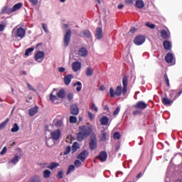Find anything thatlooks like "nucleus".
Masks as SVG:
<instances>
[{
	"label": "nucleus",
	"mask_w": 182,
	"mask_h": 182,
	"mask_svg": "<svg viewBox=\"0 0 182 182\" xmlns=\"http://www.w3.org/2000/svg\"><path fill=\"white\" fill-rule=\"evenodd\" d=\"M114 139L115 140H119V139H120V134L119 132H115L114 134Z\"/></svg>",
	"instance_id": "nucleus-44"
},
{
	"label": "nucleus",
	"mask_w": 182,
	"mask_h": 182,
	"mask_svg": "<svg viewBox=\"0 0 182 182\" xmlns=\"http://www.w3.org/2000/svg\"><path fill=\"white\" fill-rule=\"evenodd\" d=\"M50 174H52V172L48 169L44 170L43 172V176L44 178H49V177H50Z\"/></svg>",
	"instance_id": "nucleus-28"
},
{
	"label": "nucleus",
	"mask_w": 182,
	"mask_h": 182,
	"mask_svg": "<svg viewBox=\"0 0 182 182\" xmlns=\"http://www.w3.org/2000/svg\"><path fill=\"white\" fill-rule=\"evenodd\" d=\"M165 60L167 63H173L174 62V55H173V53H168L165 56Z\"/></svg>",
	"instance_id": "nucleus-14"
},
{
	"label": "nucleus",
	"mask_w": 182,
	"mask_h": 182,
	"mask_svg": "<svg viewBox=\"0 0 182 182\" xmlns=\"http://www.w3.org/2000/svg\"><path fill=\"white\" fill-rule=\"evenodd\" d=\"M164 79L167 86H170V81L168 80V76H167L166 74L164 75Z\"/></svg>",
	"instance_id": "nucleus-46"
},
{
	"label": "nucleus",
	"mask_w": 182,
	"mask_h": 182,
	"mask_svg": "<svg viewBox=\"0 0 182 182\" xmlns=\"http://www.w3.org/2000/svg\"><path fill=\"white\" fill-rule=\"evenodd\" d=\"M123 7H124L123 4H120L118 6V9H123Z\"/></svg>",
	"instance_id": "nucleus-63"
},
{
	"label": "nucleus",
	"mask_w": 182,
	"mask_h": 182,
	"mask_svg": "<svg viewBox=\"0 0 182 182\" xmlns=\"http://www.w3.org/2000/svg\"><path fill=\"white\" fill-rule=\"evenodd\" d=\"M74 87H76L77 92H80L82 90V82L80 81H77L73 83Z\"/></svg>",
	"instance_id": "nucleus-25"
},
{
	"label": "nucleus",
	"mask_w": 182,
	"mask_h": 182,
	"mask_svg": "<svg viewBox=\"0 0 182 182\" xmlns=\"http://www.w3.org/2000/svg\"><path fill=\"white\" fill-rule=\"evenodd\" d=\"M38 106H35L34 107H31L28 109L29 116H35L36 113H38Z\"/></svg>",
	"instance_id": "nucleus-19"
},
{
	"label": "nucleus",
	"mask_w": 182,
	"mask_h": 182,
	"mask_svg": "<svg viewBox=\"0 0 182 182\" xmlns=\"http://www.w3.org/2000/svg\"><path fill=\"white\" fill-rule=\"evenodd\" d=\"M162 102L164 105H171V103H173V101L167 97H163Z\"/></svg>",
	"instance_id": "nucleus-34"
},
{
	"label": "nucleus",
	"mask_w": 182,
	"mask_h": 182,
	"mask_svg": "<svg viewBox=\"0 0 182 182\" xmlns=\"http://www.w3.org/2000/svg\"><path fill=\"white\" fill-rule=\"evenodd\" d=\"M50 100L55 105H59V103H62V102L59 99V97H58L57 95L55 94V90H53L50 95Z\"/></svg>",
	"instance_id": "nucleus-7"
},
{
	"label": "nucleus",
	"mask_w": 182,
	"mask_h": 182,
	"mask_svg": "<svg viewBox=\"0 0 182 182\" xmlns=\"http://www.w3.org/2000/svg\"><path fill=\"white\" fill-rule=\"evenodd\" d=\"M7 149H6V146H4V148H3V149L1 150V151L0 152V154L1 155V156H4V154H5L6 153V151H7Z\"/></svg>",
	"instance_id": "nucleus-50"
},
{
	"label": "nucleus",
	"mask_w": 182,
	"mask_h": 182,
	"mask_svg": "<svg viewBox=\"0 0 182 182\" xmlns=\"http://www.w3.org/2000/svg\"><path fill=\"white\" fill-rule=\"evenodd\" d=\"M70 150H71L70 146H67L65 148V151L64 152V154H65V155L69 154L70 153Z\"/></svg>",
	"instance_id": "nucleus-48"
},
{
	"label": "nucleus",
	"mask_w": 182,
	"mask_h": 182,
	"mask_svg": "<svg viewBox=\"0 0 182 182\" xmlns=\"http://www.w3.org/2000/svg\"><path fill=\"white\" fill-rule=\"evenodd\" d=\"M101 124L106 126L109 123V118L107 117H102L100 119Z\"/></svg>",
	"instance_id": "nucleus-29"
},
{
	"label": "nucleus",
	"mask_w": 182,
	"mask_h": 182,
	"mask_svg": "<svg viewBox=\"0 0 182 182\" xmlns=\"http://www.w3.org/2000/svg\"><path fill=\"white\" fill-rule=\"evenodd\" d=\"M72 36V31L70 30H68L65 32L64 36V46H69V43L70 42V38Z\"/></svg>",
	"instance_id": "nucleus-5"
},
{
	"label": "nucleus",
	"mask_w": 182,
	"mask_h": 182,
	"mask_svg": "<svg viewBox=\"0 0 182 182\" xmlns=\"http://www.w3.org/2000/svg\"><path fill=\"white\" fill-rule=\"evenodd\" d=\"M144 42H146V38L143 36H138L134 39V43H135V45L137 46L143 45Z\"/></svg>",
	"instance_id": "nucleus-8"
},
{
	"label": "nucleus",
	"mask_w": 182,
	"mask_h": 182,
	"mask_svg": "<svg viewBox=\"0 0 182 182\" xmlns=\"http://www.w3.org/2000/svg\"><path fill=\"white\" fill-rule=\"evenodd\" d=\"M108 136H109V134H107V132H102V137H101L102 141H105V140H106V139H107Z\"/></svg>",
	"instance_id": "nucleus-37"
},
{
	"label": "nucleus",
	"mask_w": 182,
	"mask_h": 182,
	"mask_svg": "<svg viewBox=\"0 0 182 182\" xmlns=\"http://www.w3.org/2000/svg\"><path fill=\"white\" fill-rule=\"evenodd\" d=\"M19 132V126L18 125V124L15 123L13 125V127L11 129V133H16Z\"/></svg>",
	"instance_id": "nucleus-30"
},
{
	"label": "nucleus",
	"mask_w": 182,
	"mask_h": 182,
	"mask_svg": "<svg viewBox=\"0 0 182 182\" xmlns=\"http://www.w3.org/2000/svg\"><path fill=\"white\" fill-rule=\"evenodd\" d=\"M45 59V53L43 51H38L35 55V60L38 63H42Z\"/></svg>",
	"instance_id": "nucleus-6"
},
{
	"label": "nucleus",
	"mask_w": 182,
	"mask_h": 182,
	"mask_svg": "<svg viewBox=\"0 0 182 182\" xmlns=\"http://www.w3.org/2000/svg\"><path fill=\"white\" fill-rule=\"evenodd\" d=\"M9 122V118H7L4 122L0 123V130L5 129Z\"/></svg>",
	"instance_id": "nucleus-32"
},
{
	"label": "nucleus",
	"mask_w": 182,
	"mask_h": 182,
	"mask_svg": "<svg viewBox=\"0 0 182 182\" xmlns=\"http://www.w3.org/2000/svg\"><path fill=\"white\" fill-rule=\"evenodd\" d=\"M22 3H18L15 4L13 8L10 10V12H16V11H18L22 8Z\"/></svg>",
	"instance_id": "nucleus-22"
},
{
	"label": "nucleus",
	"mask_w": 182,
	"mask_h": 182,
	"mask_svg": "<svg viewBox=\"0 0 182 182\" xmlns=\"http://www.w3.org/2000/svg\"><path fill=\"white\" fill-rule=\"evenodd\" d=\"M163 45H164V49H166V50H170V49H171V46H172L171 42L168 41H165Z\"/></svg>",
	"instance_id": "nucleus-24"
},
{
	"label": "nucleus",
	"mask_w": 182,
	"mask_h": 182,
	"mask_svg": "<svg viewBox=\"0 0 182 182\" xmlns=\"http://www.w3.org/2000/svg\"><path fill=\"white\" fill-rule=\"evenodd\" d=\"M42 28H43V31L46 32V33H48V26L45 23H43Z\"/></svg>",
	"instance_id": "nucleus-49"
},
{
	"label": "nucleus",
	"mask_w": 182,
	"mask_h": 182,
	"mask_svg": "<svg viewBox=\"0 0 182 182\" xmlns=\"http://www.w3.org/2000/svg\"><path fill=\"white\" fill-rule=\"evenodd\" d=\"M93 72H94V70L92 69V68L88 67L87 68V70L85 71V75H87V76H92L93 75Z\"/></svg>",
	"instance_id": "nucleus-31"
},
{
	"label": "nucleus",
	"mask_w": 182,
	"mask_h": 182,
	"mask_svg": "<svg viewBox=\"0 0 182 182\" xmlns=\"http://www.w3.org/2000/svg\"><path fill=\"white\" fill-rule=\"evenodd\" d=\"M33 50H35V48H27L26 50V53H25V55L26 56H29L31 55V53H32V52H33Z\"/></svg>",
	"instance_id": "nucleus-36"
},
{
	"label": "nucleus",
	"mask_w": 182,
	"mask_h": 182,
	"mask_svg": "<svg viewBox=\"0 0 182 182\" xmlns=\"http://www.w3.org/2000/svg\"><path fill=\"white\" fill-rule=\"evenodd\" d=\"M93 132V125L87 124L79 127V133L77 134L78 141H82L89 136V134Z\"/></svg>",
	"instance_id": "nucleus-2"
},
{
	"label": "nucleus",
	"mask_w": 182,
	"mask_h": 182,
	"mask_svg": "<svg viewBox=\"0 0 182 182\" xmlns=\"http://www.w3.org/2000/svg\"><path fill=\"white\" fill-rule=\"evenodd\" d=\"M77 122V118L75 116H70V123H76Z\"/></svg>",
	"instance_id": "nucleus-39"
},
{
	"label": "nucleus",
	"mask_w": 182,
	"mask_h": 182,
	"mask_svg": "<svg viewBox=\"0 0 182 182\" xmlns=\"http://www.w3.org/2000/svg\"><path fill=\"white\" fill-rule=\"evenodd\" d=\"M79 56H82V58H86L87 56V49L85 48H82L78 50Z\"/></svg>",
	"instance_id": "nucleus-17"
},
{
	"label": "nucleus",
	"mask_w": 182,
	"mask_h": 182,
	"mask_svg": "<svg viewBox=\"0 0 182 182\" xmlns=\"http://www.w3.org/2000/svg\"><path fill=\"white\" fill-rule=\"evenodd\" d=\"M26 33V31L23 28H18L15 27L12 31V36L14 38H22L25 37V34Z\"/></svg>",
	"instance_id": "nucleus-3"
},
{
	"label": "nucleus",
	"mask_w": 182,
	"mask_h": 182,
	"mask_svg": "<svg viewBox=\"0 0 182 182\" xmlns=\"http://www.w3.org/2000/svg\"><path fill=\"white\" fill-rule=\"evenodd\" d=\"M82 35L83 36H85V38H90L91 34H90V31H85L82 32Z\"/></svg>",
	"instance_id": "nucleus-41"
},
{
	"label": "nucleus",
	"mask_w": 182,
	"mask_h": 182,
	"mask_svg": "<svg viewBox=\"0 0 182 182\" xmlns=\"http://www.w3.org/2000/svg\"><path fill=\"white\" fill-rule=\"evenodd\" d=\"M73 79V75H68L64 77V82L65 85L68 86V85H70V82H72V80Z\"/></svg>",
	"instance_id": "nucleus-15"
},
{
	"label": "nucleus",
	"mask_w": 182,
	"mask_h": 182,
	"mask_svg": "<svg viewBox=\"0 0 182 182\" xmlns=\"http://www.w3.org/2000/svg\"><path fill=\"white\" fill-rule=\"evenodd\" d=\"M50 137L53 140H58L60 138V130H54L50 133Z\"/></svg>",
	"instance_id": "nucleus-12"
},
{
	"label": "nucleus",
	"mask_w": 182,
	"mask_h": 182,
	"mask_svg": "<svg viewBox=\"0 0 182 182\" xmlns=\"http://www.w3.org/2000/svg\"><path fill=\"white\" fill-rule=\"evenodd\" d=\"M74 164H75V167H80V166H82V162L80 161L78 159H77L74 162Z\"/></svg>",
	"instance_id": "nucleus-42"
},
{
	"label": "nucleus",
	"mask_w": 182,
	"mask_h": 182,
	"mask_svg": "<svg viewBox=\"0 0 182 182\" xmlns=\"http://www.w3.org/2000/svg\"><path fill=\"white\" fill-rule=\"evenodd\" d=\"M57 178H63V171H60L57 175Z\"/></svg>",
	"instance_id": "nucleus-47"
},
{
	"label": "nucleus",
	"mask_w": 182,
	"mask_h": 182,
	"mask_svg": "<svg viewBox=\"0 0 182 182\" xmlns=\"http://www.w3.org/2000/svg\"><path fill=\"white\" fill-rule=\"evenodd\" d=\"M5 9H8V7H6V8L4 9L3 12H4V14H6V12H9L8 10H5Z\"/></svg>",
	"instance_id": "nucleus-64"
},
{
	"label": "nucleus",
	"mask_w": 182,
	"mask_h": 182,
	"mask_svg": "<svg viewBox=\"0 0 182 182\" xmlns=\"http://www.w3.org/2000/svg\"><path fill=\"white\" fill-rule=\"evenodd\" d=\"M88 117H90V120H93L95 119V116L93 114L90 112H87Z\"/></svg>",
	"instance_id": "nucleus-53"
},
{
	"label": "nucleus",
	"mask_w": 182,
	"mask_h": 182,
	"mask_svg": "<svg viewBox=\"0 0 182 182\" xmlns=\"http://www.w3.org/2000/svg\"><path fill=\"white\" fill-rule=\"evenodd\" d=\"M87 156H89V152L85 150L77 155V159L83 162L87 159Z\"/></svg>",
	"instance_id": "nucleus-9"
},
{
	"label": "nucleus",
	"mask_w": 182,
	"mask_h": 182,
	"mask_svg": "<svg viewBox=\"0 0 182 182\" xmlns=\"http://www.w3.org/2000/svg\"><path fill=\"white\" fill-rule=\"evenodd\" d=\"M145 25L147 26V28H149V29H154L156 28V25L150 22L146 23Z\"/></svg>",
	"instance_id": "nucleus-40"
},
{
	"label": "nucleus",
	"mask_w": 182,
	"mask_h": 182,
	"mask_svg": "<svg viewBox=\"0 0 182 182\" xmlns=\"http://www.w3.org/2000/svg\"><path fill=\"white\" fill-rule=\"evenodd\" d=\"M97 147V144L96 142V136L92 134L91 136L90 142V148L91 150H95Z\"/></svg>",
	"instance_id": "nucleus-10"
},
{
	"label": "nucleus",
	"mask_w": 182,
	"mask_h": 182,
	"mask_svg": "<svg viewBox=\"0 0 182 182\" xmlns=\"http://www.w3.org/2000/svg\"><path fill=\"white\" fill-rule=\"evenodd\" d=\"M120 112V107H117L116 109L114 111V116H117L119 113Z\"/></svg>",
	"instance_id": "nucleus-43"
},
{
	"label": "nucleus",
	"mask_w": 182,
	"mask_h": 182,
	"mask_svg": "<svg viewBox=\"0 0 182 182\" xmlns=\"http://www.w3.org/2000/svg\"><path fill=\"white\" fill-rule=\"evenodd\" d=\"M135 6H136V8H139V9H141V8L144 7V2H143V1L141 0H137L136 1Z\"/></svg>",
	"instance_id": "nucleus-26"
},
{
	"label": "nucleus",
	"mask_w": 182,
	"mask_h": 182,
	"mask_svg": "<svg viewBox=\"0 0 182 182\" xmlns=\"http://www.w3.org/2000/svg\"><path fill=\"white\" fill-rule=\"evenodd\" d=\"M91 109H92V110H94L95 112H97V107H96V105L95 103L92 104Z\"/></svg>",
	"instance_id": "nucleus-54"
},
{
	"label": "nucleus",
	"mask_w": 182,
	"mask_h": 182,
	"mask_svg": "<svg viewBox=\"0 0 182 182\" xmlns=\"http://www.w3.org/2000/svg\"><path fill=\"white\" fill-rule=\"evenodd\" d=\"M135 109H139L140 110H144L147 107V103L139 101L134 106Z\"/></svg>",
	"instance_id": "nucleus-11"
},
{
	"label": "nucleus",
	"mask_w": 182,
	"mask_h": 182,
	"mask_svg": "<svg viewBox=\"0 0 182 182\" xmlns=\"http://www.w3.org/2000/svg\"><path fill=\"white\" fill-rule=\"evenodd\" d=\"M100 161H106L107 160V154L106 152H101L99 155Z\"/></svg>",
	"instance_id": "nucleus-23"
},
{
	"label": "nucleus",
	"mask_w": 182,
	"mask_h": 182,
	"mask_svg": "<svg viewBox=\"0 0 182 182\" xmlns=\"http://www.w3.org/2000/svg\"><path fill=\"white\" fill-rule=\"evenodd\" d=\"M67 143H72V136H68L66 138Z\"/></svg>",
	"instance_id": "nucleus-59"
},
{
	"label": "nucleus",
	"mask_w": 182,
	"mask_h": 182,
	"mask_svg": "<svg viewBox=\"0 0 182 182\" xmlns=\"http://www.w3.org/2000/svg\"><path fill=\"white\" fill-rule=\"evenodd\" d=\"M20 157L18 156H16L15 157H14L10 161H9V164H16V163H18V161H19L20 160Z\"/></svg>",
	"instance_id": "nucleus-27"
},
{
	"label": "nucleus",
	"mask_w": 182,
	"mask_h": 182,
	"mask_svg": "<svg viewBox=\"0 0 182 182\" xmlns=\"http://www.w3.org/2000/svg\"><path fill=\"white\" fill-rule=\"evenodd\" d=\"M51 140H52V139H48L46 141V144L48 147H52V144H50Z\"/></svg>",
	"instance_id": "nucleus-57"
},
{
	"label": "nucleus",
	"mask_w": 182,
	"mask_h": 182,
	"mask_svg": "<svg viewBox=\"0 0 182 182\" xmlns=\"http://www.w3.org/2000/svg\"><path fill=\"white\" fill-rule=\"evenodd\" d=\"M72 68L73 72H77V70H80V69H82V63L79 61H75L73 63Z\"/></svg>",
	"instance_id": "nucleus-13"
},
{
	"label": "nucleus",
	"mask_w": 182,
	"mask_h": 182,
	"mask_svg": "<svg viewBox=\"0 0 182 182\" xmlns=\"http://www.w3.org/2000/svg\"><path fill=\"white\" fill-rule=\"evenodd\" d=\"M103 36V31H102L101 28H97L95 31V37L97 39H102Z\"/></svg>",
	"instance_id": "nucleus-20"
},
{
	"label": "nucleus",
	"mask_w": 182,
	"mask_h": 182,
	"mask_svg": "<svg viewBox=\"0 0 182 182\" xmlns=\"http://www.w3.org/2000/svg\"><path fill=\"white\" fill-rule=\"evenodd\" d=\"M30 2L32 5H38V0H30Z\"/></svg>",
	"instance_id": "nucleus-58"
},
{
	"label": "nucleus",
	"mask_w": 182,
	"mask_h": 182,
	"mask_svg": "<svg viewBox=\"0 0 182 182\" xmlns=\"http://www.w3.org/2000/svg\"><path fill=\"white\" fill-rule=\"evenodd\" d=\"M57 167H59V164L53 162L48 166V168H50V170H54V168H56Z\"/></svg>",
	"instance_id": "nucleus-35"
},
{
	"label": "nucleus",
	"mask_w": 182,
	"mask_h": 182,
	"mask_svg": "<svg viewBox=\"0 0 182 182\" xmlns=\"http://www.w3.org/2000/svg\"><path fill=\"white\" fill-rule=\"evenodd\" d=\"M140 113H141V111H140V110H139V109L135 110V111L133 112V114H134V116H137V114H140Z\"/></svg>",
	"instance_id": "nucleus-56"
},
{
	"label": "nucleus",
	"mask_w": 182,
	"mask_h": 182,
	"mask_svg": "<svg viewBox=\"0 0 182 182\" xmlns=\"http://www.w3.org/2000/svg\"><path fill=\"white\" fill-rule=\"evenodd\" d=\"M58 70L60 73H63V72H65V70H66V69L63 67H61V68H58Z\"/></svg>",
	"instance_id": "nucleus-55"
},
{
	"label": "nucleus",
	"mask_w": 182,
	"mask_h": 182,
	"mask_svg": "<svg viewBox=\"0 0 182 182\" xmlns=\"http://www.w3.org/2000/svg\"><path fill=\"white\" fill-rule=\"evenodd\" d=\"M70 112L73 114L77 116V114H79V108H77V105H73L70 107Z\"/></svg>",
	"instance_id": "nucleus-16"
},
{
	"label": "nucleus",
	"mask_w": 182,
	"mask_h": 182,
	"mask_svg": "<svg viewBox=\"0 0 182 182\" xmlns=\"http://www.w3.org/2000/svg\"><path fill=\"white\" fill-rule=\"evenodd\" d=\"M75 171V166L73 165H70L68 166V171H67V174H70V173Z\"/></svg>",
	"instance_id": "nucleus-38"
},
{
	"label": "nucleus",
	"mask_w": 182,
	"mask_h": 182,
	"mask_svg": "<svg viewBox=\"0 0 182 182\" xmlns=\"http://www.w3.org/2000/svg\"><path fill=\"white\" fill-rule=\"evenodd\" d=\"M55 95L58 96L60 101L62 102V100H63V97H65V90H60V91H58Z\"/></svg>",
	"instance_id": "nucleus-21"
},
{
	"label": "nucleus",
	"mask_w": 182,
	"mask_h": 182,
	"mask_svg": "<svg viewBox=\"0 0 182 182\" xmlns=\"http://www.w3.org/2000/svg\"><path fill=\"white\" fill-rule=\"evenodd\" d=\"M67 99L68 100H72L73 99V93L68 94Z\"/></svg>",
	"instance_id": "nucleus-52"
},
{
	"label": "nucleus",
	"mask_w": 182,
	"mask_h": 182,
	"mask_svg": "<svg viewBox=\"0 0 182 182\" xmlns=\"http://www.w3.org/2000/svg\"><path fill=\"white\" fill-rule=\"evenodd\" d=\"M129 32L130 33H134V32H136V28L132 27Z\"/></svg>",
	"instance_id": "nucleus-61"
},
{
	"label": "nucleus",
	"mask_w": 182,
	"mask_h": 182,
	"mask_svg": "<svg viewBox=\"0 0 182 182\" xmlns=\"http://www.w3.org/2000/svg\"><path fill=\"white\" fill-rule=\"evenodd\" d=\"M99 90L101 91L105 90V86H103V85L100 86Z\"/></svg>",
	"instance_id": "nucleus-62"
},
{
	"label": "nucleus",
	"mask_w": 182,
	"mask_h": 182,
	"mask_svg": "<svg viewBox=\"0 0 182 182\" xmlns=\"http://www.w3.org/2000/svg\"><path fill=\"white\" fill-rule=\"evenodd\" d=\"M5 29V25L0 24V32H2Z\"/></svg>",
	"instance_id": "nucleus-60"
},
{
	"label": "nucleus",
	"mask_w": 182,
	"mask_h": 182,
	"mask_svg": "<svg viewBox=\"0 0 182 182\" xmlns=\"http://www.w3.org/2000/svg\"><path fill=\"white\" fill-rule=\"evenodd\" d=\"M125 4L130 6L133 5V0H125Z\"/></svg>",
	"instance_id": "nucleus-51"
},
{
	"label": "nucleus",
	"mask_w": 182,
	"mask_h": 182,
	"mask_svg": "<svg viewBox=\"0 0 182 182\" xmlns=\"http://www.w3.org/2000/svg\"><path fill=\"white\" fill-rule=\"evenodd\" d=\"M53 125L57 128L63 127V117L58 115L53 121Z\"/></svg>",
	"instance_id": "nucleus-4"
},
{
	"label": "nucleus",
	"mask_w": 182,
	"mask_h": 182,
	"mask_svg": "<svg viewBox=\"0 0 182 182\" xmlns=\"http://www.w3.org/2000/svg\"><path fill=\"white\" fill-rule=\"evenodd\" d=\"M72 147H73V153H75V151H77V150H79V149H80L79 143H77V142H74Z\"/></svg>",
	"instance_id": "nucleus-33"
},
{
	"label": "nucleus",
	"mask_w": 182,
	"mask_h": 182,
	"mask_svg": "<svg viewBox=\"0 0 182 182\" xmlns=\"http://www.w3.org/2000/svg\"><path fill=\"white\" fill-rule=\"evenodd\" d=\"M27 87L28 89H29L30 90H33V92H36V90L33 87V86H32L31 84L27 83Z\"/></svg>",
	"instance_id": "nucleus-45"
},
{
	"label": "nucleus",
	"mask_w": 182,
	"mask_h": 182,
	"mask_svg": "<svg viewBox=\"0 0 182 182\" xmlns=\"http://www.w3.org/2000/svg\"><path fill=\"white\" fill-rule=\"evenodd\" d=\"M122 85H123V87H122V85L117 86L115 91L112 87L109 88L110 97H114L115 96H122V95L124 96V95L127 93V76L123 77Z\"/></svg>",
	"instance_id": "nucleus-1"
},
{
	"label": "nucleus",
	"mask_w": 182,
	"mask_h": 182,
	"mask_svg": "<svg viewBox=\"0 0 182 182\" xmlns=\"http://www.w3.org/2000/svg\"><path fill=\"white\" fill-rule=\"evenodd\" d=\"M161 36L164 38V39H168L170 38V31H167L166 30H162L161 31Z\"/></svg>",
	"instance_id": "nucleus-18"
}]
</instances>
